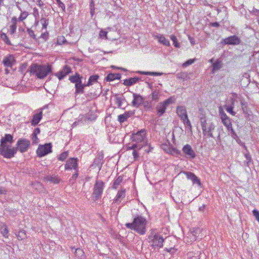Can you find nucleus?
Wrapping results in <instances>:
<instances>
[{
	"mask_svg": "<svg viewBox=\"0 0 259 259\" xmlns=\"http://www.w3.org/2000/svg\"><path fill=\"white\" fill-rule=\"evenodd\" d=\"M13 142V137L10 134H6L1 139L0 154L4 157L10 159L15 156L18 150L21 153L25 152L30 145L29 140L20 139L17 141V147L11 148V144Z\"/></svg>",
	"mask_w": 259,
	"mask_h": 259,
	"instance_id": "obj_1",
	"label": "nucleus"
},
{
	"mask_svg": "<svg viewBox=\"0 0 259 259\" xmlns=\"http://www.w3.org/2000/svg\"><path fill=\"white\" fill-rule=\"evenodd\" d=\"M147 221L142 215H137L132 223H128L125 224V226L131 230H134L140 235H144L146 232V225Z\"/></svg>",
	"mask_w": 259,
	"mask_h": 259,
	"instance_id": "obj_2",
	"label": "nucleus"
},
{
	"mask_svg": "<svg viewBox=\"0 0 259 259\" xmlns=\"http://www.w3.org/2000/svg\"><path fill=\"white\" fill-rule=\"evenodd\" d=\"M132 142L128 146V149L140 150L143 147L147 144V140L146 139V131L144 130H141L136 133L132 134Z\"/></svg>",
	"mask_w": 259,
	"mask_h": 259,
	"instance_id": "obj_3",
	"label": "nucleus"
},
{
	"mask_svg": "<svg viewBox=\"0 0 259 259\" xmlns=\"http://www.w3.org/2000/svg\"><path fill=\"white\" fill-rule=\"evenodd\" d=\"M31 74L35 75L39 78H44L49 73L52 72L50 65L32 64L29 68Z\"/></svg>",
	"mask_w": 259,
	"mask_h": 259,
	"instance_id": "obj_4",
	"label": "nucleus"
},
{
	"mask_svg": "<svg viewBox=\"0 0 259 259\" xmlns=\"http://www.w3.org/2000/svg\"><path fill=\"white\" fill-rule=\"evenodd\" d=\"M148 242L153 248H159L163 246L164 239L156 229H151L148 237Z\"/></svg>",
	"mask_w": 259,
	"mask_h": 259,
	"instance_id": "obj_5",
	"label": "nucleus"
},
{
	"mask_svg": "<svg viewBox=\"0 0 259 259\" xmlns=\"http://www.w3.org/2000/svg\"><path fill=\"white\" fill-rule=\"evenodd\" d=\"M203 134L207 138H213L212 131L215 128V125L210 120H207L205 117H201L200 119Z\"/></svg>",
	"mask_w": 259,
	"mask_h": 259,
	"instance_id": "obj_6",
	"label": "nucleus"
},
{
	"mask_svg": "<svg viewBox=\"0 0 259 259\" xmlns=\"http://www.w3.org/2000/svg\"><path fill=\"white\" fill-rule=\"evenodd\" d=\"M104 187L105 183L101 180H98L96 181L92 193L94 201H95L101 198Z\"/></svg>",
	"mask_w": 259,
	"mask_h": 259,
	"instance_id": "obj_7",
	"label": "nucleus"
},
{
	"mask_svg": "<svg viewBox=\"0 0 259 259\" xmlns=\"http://www.w3.org/2000/svg\"><path fill=\"white\" fill-rule=\"evenodd\" d=\"M172 103L171 98H169L162 102L159 103L156 107L157 114L158 116H161L163 114L168 105Z\"/></svg>",
	"mask_w": 259,
	"mask_h": 259,
	"instance_id": "obj_8",
	"label": "nucleus"
},
{
	"mask_svg": "<svg viewBox=\"0 0 259 259\" xmlns=\"http://www.w3.org/2000/svg\"><path fill=\"white\" fill-rule=\"evenodd\" d=\"M52 148L51 143H46L43 145H39L36 150V153L40 157L44 156L52 152Z\"/></svg>",
	"mask_w": 259,
	"mask_h": 259,
	"instance_id": "obj_9",
	"label": "nucleus"
},
{
	"mask_svg": "<svg viewBox=\"0 0 259 259\" xmlns=\"http://www.w3.org/2000/svg\"><path fill=\"white\" fill-rule=\"evenodd\" d=\"M182 151L185 157L187 159H194L196 157L195 152L189 144H186L183 147Z\"/></svg>",
	"mask_w": 259,
	"mask_h": 259,
	"instance_id": "obj_10",
	"label": "nucleus"
},
{
	"mask_svg": "<svg viewBox=\"0 0 259 259\" xmlns=\"http://www.w3.org/2000/svg\"><path fill=\"white\" fill-rule=\"evenodd\" d=\"M15 62L16 60L14 56L13 55L9 54L4 57L2 63L5 67L11 68L15 63Z\"/></svg>",
	"mask_w": 259,
	"mask_h": 259,
	"instance_id": "obj_11",
	"label": "nucleus"
},
{
	"mask_svg": "<svg viewBox=\"0 0 259 259\" xmlns=\"http://www.w3.org/2000/svg\"><path fill=\"white\" fill-rule=\"evenodd\" d=\"M226 45H238L240 43V39L237 36L234 35L230 36L223 39Z\"/></svg>",
	"mask_w": 259,
	"mask_h": 259,
	"instance_id": "obj_12",
	"label": "nucleus"
},
{
	"mask_svg": "<svg viewBox=\"0 0 259 259\" xmlns=\"http://www.w3.org/2000/svg\"><path fill=\"white\" fill-rule=\"evenodd\" d=\"M78 160L77 158H69L66 162V164L65 165V168L66 170L67 169H76L77 168V164Z\"/></svg>",
	"mask_w": 259,
	"mask_h": 259,
	"instance_id": "obj_13",
	"label": "nucleus"
},
{
	"mask_svg": "<svg viewBox=\"0 0 259 259\" xmlns=\"http://www.w3.org/2000/svg\"><path fill=\"white\" fill-rule=\"evenodd\" d=\"M177 113L182 121L184 119H187V118L188 117L186 108L185 106H178L177 108Z\"/></svg>",
	"mask_w": 259,
	"mask_h": 259,
	"instance_id": "obj_14",
	"label": "nucleus"
},
{
	"mask_svg": "<svg viewBox=\"0 0 259 259\" xmlns=\"http://www.w3.org/2000/svg\"><path fill=\"white\" fill-rule=\"evenodd\" d=\"M133 100L132 102V106L135 107H138L143 104L144 101L143 98L139 94L133 93Z\"/></svg>",
	"mask_w": 259,
	"mask_h": 259,
	"instance_id": "obj_15",
	"label": "nucleus"
},
{
	"mask_svg": "<svg viewBox=\"0 0 259 259\" xmlns=\"http://www.w3.org/2000/svg\"><path fill=\"white\" fill-rule=\"evenodd\" d=\"M42 109H39L37 112L33 115V118L31 121V125L35 126L39 122L42 117Z\"/></svg>",
	"mask_w": 259,
	"mask_h": 259,
	"instance_id": "obj_16",
	"label": "nucleus"
},
{
	"mask_svg": "<svg viewBox=\"0 0 259 259\" xmlns=\"http://www.w3.org/2000/svg\"><path fill=\"white\" fill-rule=\"evenodd\" d=\"M183 173L186 176L188 179L192 181L194 184H197L199 186L201 185L200 180L193 173L189 171H184Z\"/></svg>",
	"mask_w": 259,
	"mask_h": 259,
	"instance_id": "obj_17",
	"label": "nucleus"
},
{
	"mask_svg": "<svg viewBox=\"0 0 259 259\" xmlns=\"http://www.w3.org/2000/svg\"><path fill=\"white\" fill-rule=\"evenodd\" d=\"M71 71L70 68L67 65H65L63 68L57 73V76H58L59 80L63 78L66 75L69 74Z\"/></svg>",
	"mask_w": 259,
	"mask_h": 259,
	"instance_id": "obj_18",
	"label": "nucleus"
},
{
	"mask_svg": "<svg viewBox=\"0 0 259 259\" xmlns=\"http://www.w3.org/2000/svg\"><path fill=\"white\" fill-rule=\"evenodd\" d=\"M140 79V78L138 77H131L124 79L123 83L126 86H131L138 82Z\"/></svg>",
	"mask_w": 259,
	"mask_h": 259,
	"instance_id": "obj_19",
	"label": "nucleus"
},
{
	"mask_svg": "<svg viewBox=\"0 0 259 259\" xmlns=\"http://www.w3.org/2000/svg\"><path fill=\"white\" fill-rule=\"evenodd\" d=\"M155 38L158 39L159 43L165 46H169L170 42L168 39H166L163 35L157 34L155 36Z\"/></svg>",
	"mask_w": 259,
	"mask_h": 259,
	"instance_id": "obj_20",
	"label": "nucleus"
},
{
	"mask_svg": "<svg viewBox=\"0 0 259 259\" xmlns=\"http://www.w3.org/2000/svg\"><path fill=\"white\" fill-rule=\"evenodd\" d=\"M17 18L13 17L11 19V25L10 26L9 32L11 34H14L16 31L17 29Z\"/></svg>",
	"mask_w": 259,
	"mask_h": 259,
	"instance_id": "obj_21",
	"label": "nucleus"
},
{
	"mask_svg": "<svg viewBox=\"0 0 259 259\" xmlns=\"http://www.w3.org/2000/svg\"><path fill=\"white\" fill-rule=\"evenodd\" d=\"M124 100V98L121 96L117 94L113 96V101L114 104L117 106L118 108H121L122 101Z\"/></svg>",
	"mask_w": 259,
	"mask_h": 259,
	"instance_id": "obj_22",
	"label": "nucleus"
},
{
	"mask_svg": "<svg viewBox=\"0 0 259 259\" xmlns=\"http://www.w3.org/2000/svg\"><path fill=\"white\" fill-rule=\"evenodd\" d=\"M82 78L81 76L78 73H76L74 75L70 76L69 80L71 82L74 83L76 84L81 83Z\"/></svg>",
	"mask_w": 259,
	"mask_h": 259,
	"instance_id": "obj_23",
	"label": "nucleus"
},
{
	"mask_svg": "<svg viewBox=\"0 0 259 259\" xmlns=\"http://www.w3.org/2000/svg\"><path fill=\"white\" fill-rule=\"evenodd\" d=\"M121 78V74L119 73H109L106 77V80L108 81H111L115 79H120Z\"/></svg>",
	"mask_w": 259,
	"mask_h": 259,
	"instance_id": "obj_24",
	"label": "nucleus"
},
{
	"mask_svg": "<svg viewBox=\"0 0 259 259\" xmlns=\"http://www.w3.org/2000/svg\"><path fill=\"white\" fill-rule=\"evenodd\" d=\"M125 196V189H122L118 192L115 197V201L116 202H120L121 200Z\"/></svg>",
	"mask_w": 259,
	"mask_h": 259,
	"instance_id": "obj_25",
	"label": "nucleus"
},
{
	"mask_svg": "<svg viewBox=\"0 0 259 259\" xmlns=\"http://www.w3.org/2000/svg\"><path fill=\"white\" fill-rule=\"evenodd\" d=\"M44 179L46 181H50L54 184H58L60 182L59 179L55 176H47Z\"/></svg>",
	"mask_w": 259,
	"mask_h": 259,
	"instance_id": "obj_26",
	"label": "nucleus"
},
{
	"mask_svg": "<svg viewBox=\"0 0 259 259\" xmlns=\"http://www.w3.org/2000/svg\"><path fill=\"white\" fill-rule=\"evenodd\" d=\"M86 86V84L82 83V81L81 83L75 84L76 93H83L84 88Z\"/></svg>",
	"mask_w": 259,
	"mask_h": 259,
	"instance_id": "obj_27",
	"label": "nucleus"
},
{
	"mask_svg": "<svg viewBox=\"0 0 259 259\" xmlns=\"http://www.w3.org/2000/svg\"><path fill=\"white\" fill-rule=\"evenodd\" d=\"M130 116L129 112H125L124 114L118 116V120L120 123H123L126 121Z\"/></svg>",
	"mask_w": 259,
	"mask_h": 259,
	"instance_id": "obj_28",
	"label": "nucleus"
},
{
	"mask_svg": "<svg viewBox=\"0 0 259 259\" xmlns=\"http://www.w3.org/2000/svg\"><path fill=\"white\" fill-rule=\"evenodd\" d=\"M137 73L143 74V75H152V76H159L162 74V73L156 72H149V71H138Z\"/></svg>",
	"mask_w": 259,
	"mask_h": 259,
	"instance_id": "obj_29",
	"label": "nucleus"
},
{
	"mask_svg": "<svg viewBox=\"0 0 259 259\" xmlns=\"http://www.w3.org/2000/svg\"><path fill=\"white\" fill-rule=\"evenodd\" d=\"M1 233L5 238H8V229L5 224H3L1 227Z\"/></svg>",
	"mask_w": 259,
	"mask_h": 259,
	"instance_id": "obj_30",
	"label": "nucleus"
},
{
	"mask_svg": "<svg viewBox=\"0 0 259 259\" xmlns=\"http://www.w3.org/2000/svg\"><path fill=\"white\" fill-rule=\"evenodd\" d=\"M29 15V13L26 11L21 12L19 17L17 18L18 21H23L26 19Z\"/></svg>",
	"mask_w": 259,
	"mask_h": 259,
	"instance_id": "obj_31",
	"label": "nucleus"
},
{
	"mask_svg": "<svg viewBox=\"0 0 259 259\" xmlns=\"http://www.w3.org/2000/svg\"><path fill=\"white\" fill-rule=\"evenodd\" d=\"M99 78V76L97 75H92L90 77L89 79V81L86 84V85L90 86L93 84V82H95L97 81Z\"/></svg>",
	"mask_w": 259,
	"mask_h": 259,
	"instance_id": "obj_32",
	"label": "nucleus"
},
{
	"mask_svg": "<svg viewBox=\"0 0 259 259\" xmlns=\"http://www.w3.org/2000/svg\"><path fill=\"white\" fill-rule=\"evenodd\" d=\"M123 181V177L122 176H118L114 181L113 185V188L116 189L119 186L121 183Z\"/></svg>",
	"mask_w": 259,
	"mask_h": 259,
	"instance_id": "obj_33",
	"label": "nucleus"
},
{
	"mask_svg": "<svg viewBox=\"0 0 259 259\" xmlns=\"http://www.w3.org/2000/svg\"><path fill=\"white\" fill-rule=\"evenodd\" d=\"M222 62L221 61L218 60L215 62H214L212 65V70L217 71L221 69L222 67Z\"/></svg>",
	"mask_w": 259,
	"mask_h": 259,
	"instance_id": "obj_34",
	"label": "nucleus"
},
{
	"mask_svg": "<svg viewBox=\"0 0 259 259\" xmlns=\"http://www.w3.org/2000/svg\"><path fill=\"white\" fill-rule=\"evenodd\" d=\"M0 39H2L7 45H10L11 44L9 38L5 33H2L0 34Z\"/></svg>",
	"mask_w": 259,
	"mask_h": 259,
	"instance_id": "obj_35",
	"label": "nucleus"
},
{
	"mask_svg": "<svg viewBox=\"0 0 259 259\" xmlns=\"http://www.w3.org/2000/svg\"><path fill=\"white\" fill-rule=\"evenodd\" d=\"M75 255L79 258H82L83 256L84 252L83 250L80 248H77L75 249L74 252Z\"/></svg>",
	"mask_w": 259,
	"mask_h": 259,
	"instance_id": "obj_36",
	"label": "nucleus"
},
{
	"mask_svg": "<svg viewBox=\"0 0 259 259\" xmlns=\"http://www.w3.org/2000/svg\"><path fill=\"white\" fill-rule=\"evenodd\" d=\"M170 39L173 42V44L176 48H179L180 47V44L178 41L177 37L174 35L170 36Z\"/></svg>",
	"mask_w": 259,
	"mask_h": 259,
	"instance_id": "obj_37",
	"label": "nucleus"
},
{
	"mask_svg": "<svg viewBox=\"0 0 259 259\" xmlns=\"http://www.w3.org/2000/svg\"><path fill=\"white\" fill-rule=\"evenodd\" d=\"M183 123L185 125L186 127H188L189 130L192 132V125L190 121L188 119V117L187 118V119H184L182 120Z\"/></svg>",
	"mask_w": 259,
	"mask_h": 259,
	"instance_id": "obj_38",
	"label": "nucleus"
},
{
	"mask_svg": "<svg viewBox=\"0 0 259 259\" xmlns=\"http://www.w3.org/2000/svg\"><path fill=\"white\" fill-rule=\"evenodd\" d=\"M17 236L19 240H22L26 238V233L24 230L20 231L18 235H17Z\"/></svg>",
	"mask_w": 259,
	"mask_h": 259,
	"instance_id": "obj_39",
	"label": "nucleus"
},
{
	"mask_svg": "<svg viewBox=\"0 0 259 259\" xmlns=\"http://www.w3.org/2000/svg\"><path fill=\"white\" fill-rule=\"evenodd\" d=\"M32 15L34 16L35 21H37V20L39 18V14L38 10L36 7H34V8H33Z\"/></svg>",
	"mask_w": 259,
	"mask_h": 259,
	"instance_id": "obj_40",
	"label": "nucleus"
},
{
	"mask_svg": "<svg viewBox=\"0 0 259 259\" xmlns=\"http://www.w3.org/2000/svg\"><path fill=\"white\" fill-rule=\"evenodd\" d=\"M159 92L158 91H154L152 93V99L154 101H157L159 99Z\"/></svg>",
	"mask_w": 259,
	"mask_h": 259,
	"instance_id": "obj_41",
	"label": "nucleus"
},
{
	"mask_svg": "<svg viewBox=\"0 0 259 259\" xmlns=\"http://www.w3.org/2000/svg\"><path fill=\"white\" fill-rule=\"evenodd\" d=\"M41 22L42 25V29H46L47 26L49 24L48 19H47L45 18L42 17L41 19Z\"/></svg>",
	"mask_w": 259,
	"mask_h": 259,
	"instance_id": "obj_42",
	"label": "nucleus"
},
{
	"mask_svg": "<svg viewBox=\"0 0 259 259\" xmlns=\"http://www.w3.org/2000/svg\"><path fill=\"white\" fill-rule=\"evenodd\" d=\"M169 151L170 153L172 155H181L182 154L180 150H178L177 148H171L169 150Z\"/></svg>",
	"mask_w": 259,
	"mask_h": 259,
	"instance_id": "obj_43",
	"label": "nucleus"
},
{
	"mask_svg": "<svg viewBox=\"0 0 259 259\" xmlns=\"http://www.w3.org/2000/svg\"><path fill=\"white\" fill-rule=\"evenodd\" d=\"M68 155V152H64L60 155L58 159L61 161H63L67 158Z\"/></svg>",
	"mask_w": 259,
	"mask_h": 259,
	"instance_id": "obj_44",
	"label": "nucleus"
},
{
	"mask_svg": "<svg viewBox=\"0 0 259 259\" xmlns=\"http://www.w3.org/2000/svg\"><path fill=\"white\" fill-rule=\"evenodd\" d=\"M225 108L226 110L228 112L230 113V114H231L233 115H235L236 113L234 111H233V107L232 106H226L225 107Z\"/></svg>",
	"mask_w": 259,
	"mask_h": 259,
	"instance_id": "obj_45",
	"label": "nucleus"
},
{
	"mask_svg": "<svg viewBox=\"0 0 259 259\" xmlns=\"http://www.w3.org/2000/svg\"><path fill=\"white\" fill-rule=\"evenodd\" d=\"M27 32L29 34V36L33 38L34 39H36V36L34 34V31L30 28H27Z\"/></svg>",
	"mask_w": 259,
	"mask_h": 259,
	"instance_id": "obj_46",
	"label": "nucleus"
},
{
	"mask_svg": "<svg viewBox=\"0 0 259 259\" xmlns=\"http://www.w3.org/2000/svg\"><path fill=\"white\" fill-rule=\"evenodd\" d=\"M56 1L58 5V6L61 8V9L62 10V11L63 12H65V6L64 4L63 3H62L60 0H56Z\"/></svg>",
	"mask_w": 259,
	"mask_h": 259,
	"instance_id": "obj_47",
	"label": "nucleus"
},
{
	"mask_svg": "<svg viewBox=\"0 0 259 259\" xmlns=\"http://www.w3.org/2000/svg\"><path fill=\"white\" fill-rule=\"evenodd\" d=\"M78 176V172L76 171L74 174H73L71 177V178L70 179L69 182L70 183L73 184L76 178H77Z\"/></svg>",
	"mask_w": 259,
	"mask_h": 259,
	"instance_id": "obj_48",
	"label": "nucleus"
},
{
	"mask_svg": "<svg viewBox=\"0 0 259 259\" xmlns=\"http://www.w3.org/2000/svg\"><path fill=\"white\" fill-rule=\"evenodd\" d=\"M222 121L223 123L224 124V125L226 127L229 126V125H230L231 124H232V123L231 122V119H230V118H229L227 119H224Z\"/></svg>",
	"mask_w": 259,
	"mask_h": 259,
	"instance_id": "obj_49",
	"label": "nucleus"
},
{
	"mask_svg": "<svg viewBox=\"0 0 259 259\" xmlns=\"http://www.w3.org/2000/svg\"><path fill=\"white\" fill-rule=\"evenodd\" d=\"M252 213L255 219L259 222V211L257 210L254 209L252 211Z\"/></svg>",
	"mask_w": 259,
	"mask_h": 259,
	"instance_id": "obj_50",
	"label": "nucleus"
},
{
	"mask_svg": "<svg viewBox=\"0 0 259 259\" xmlns=\"http://www.w3.org/2000/svg\"><path fill=\"white\" fill-rule=\"evenodd\" d=\"M194 62V60L189 59L183 64V66L187 67Z\"/></svg>",
	"mask_w": 259,
	"mask_h": 259,
	"instance_id": "obj_51",
	"label": "nucleus"
},
{
	"mask_svg": "<svg viewBox=\"0 0 259 259\" xmlns=\"http://www.w3.org/2000/svg\"><path fill=\"white\" fill-rule=\"evenodd\" d=\"M107 32L106 31L101 30L100 31L99 35L101 38L105 37L107 38Z\"/></svg>",
	"mask_w": 259,
	"mask_h": 259,
	"instance_id": "obj_52",
	"label": "nucleus"
},
{
	"mask_svg": "<svg viewBox=\"0 0 259 259\" xmlns=\"http://www.w3.org/2000/svg\"><path fill=\"white\" fill-rule=\"evenodd\" d=\"M32 142L34 144H37L38 142V139L37 137V135H35L32 134Z\"/></svg>",
	"mask_w": 259,
	"mask_h": 259,
	"instance_id": "obj_53",
	"label": "nucleus"
},
{
	"mask_svg": "<svg viewBox=\"0 0 259 259\" xmlns=\"http://www.w3.org/2000/svg\"><path fill=\"white\" fill-rule=\"evenodd\" d=\"M190 237H191L192 240L191 241H193L196 240V232L195 231H194L192 234L191 235Z\"/></svg>",
	"mask_w": 259,
	"mask_h": 259,
	"instance_id": "obj_54",
	"label": "nucleus"
},
{
	"mask_svg": "<svg viewBox=\"0 0 259 259\" xmlns=\"http://www.w3.org/2000/svg\"><path fill=\"white\" fill-rule=\"evenodd\" d=\"M36 4L39 7L41 8L44 6V3L41 0H36Z\"/></svg>",
	"mask_w": 259,
	"mask_h": 259,
	"instance_id": "obj_55",
	"label": "nucleus"
},
{
	"mask_svg": "<svg viewBox=\"0 0 259 259\" xmlns=\"http://www.w3.org/2000/svg\"><path fill=\"white\" fill-rule=\"evenodd\" d=\"M229 117H228V116L227 115V114L224 113V112H223L222 114H221V118L222 119V121H223L224 119H227L228 118H229Z\"/></svg>",
	"mask_w": 259,
	"mask_h": 259,
	"instance_id": "obj_56",
	"label": "nucleus"
},
{
	"mask_svg": "<svg viewBox=\"0 0 259 259\" xmlns=\"http://www.w3.org/2000/svg\"><path fill=\"white\" fill-rule=\"evenodd\" d=\"M16 6L17 7V9L21 12H23L22 9L20 6V3L19 2H16Z\"/></svg>",
	"mask_w": 259,
	"mask_h": 259,
	"instance_id": "obj_57",
	"label": "nucleus"
},
{
	"mask_svg": "<svg viewBox=\"0 0 259 259\" xmlns=\"http://www.w3.org/2000/svg\"><path fill=\"white\" fill-rule=\"evenodd\" d=\"M245 157L246 159V160H247V164L248 163V162H250L251 161V158L250 157V156L249 155V154H245Z\"/></svg>",
	"mask_w": 259,
	"mask_h": 259,
	"instance_id": "obj_58",
	"label": "nucleus"
},
{
	"mask_svg": "<svg viewBox=\"0 0 259 259\" xmlns=\"http://www.w3.org/2000/svg\"><path fill=\"white\" fill-rule=\"evenodd\" d=\"M134 151L133 152V156L134 157V158H136L139 157V154L137 151V149H136V150L134 149Z\"/></svg>",
	"mask_w": 259,
	"mask_h": 259,
	"instance_id": "obj_59",
	"label": "nucleus"
},
{
	"mask_svg": "<svg viewBox=\"0 0 259 259\" xmlns=\"http://www.w3.org/2000/svg\"><path fill=\"white\" fill-rule=\"evenodd\" d=\"M40 133V129L39 128H36L34 130L32 134L35 135H37Z\"/></svg>",
	"mask_w": 259,
	"mask_h": 259,
	"instance_id": "obj_60",
	"label": "nucleus"
},
{
	"mask_svg": "<svg viewBox=\"0 0 259 259\" xmlns=\"http://www.w3.org/2000/svg\"><path fill=\"white\" fill-rule=\"evenodd\" d=\"M210 25L211 26L215 27H218L220 26L219 23L217 22H212L210 24Z\"/></svg>",
	"mask_w": 259,
	"mask_h": 259,
	"instance_id": "obj_61",
	"label": "nucleus"
},
{
	"mask_svg": "<svg viewBox=\"0 0 259 259\" xmlns=\"http://www.w3.org/2000/svg\"><path fill=\"white\" fill-rule=\"evenodd\" d=\"M231 136L232 137L234 138V139H236V138H237V135L236 134V133H235V132L234 131V130L232 131L231 132Z\"/></svg>",
	"mask_w": 259,
	"mask_h": 259,
	"instance_id": "obj_62",
	"label": "nucleus"
},
{
	"mask_svg": "<svg viewBox=\"0 0 259 259\" xmlns=\"http://www.w3.org/2000/svg\"><path fill=\"white\" fill-rule=\"evenodd\" d=\"M6 192V189L3 187L0 188V194H5Z\"/></svg>",
	"mask_w": 259,
	"mask_h": 259,
	"instance_id": "obj_63",
	"label": "nucleus"
},
{
	"mask_svg": "<svg viewBox=\"0 0 259 259\" xmlns=\"http://www.w3.org/2000/svg\"><path fill=\"white\" fill-rule=\"evenodd\" d=\"M226 127H227L228 131H229V132H231L232 131L234 130L233 127H232V124H231L230 125H229V126H227Z\"/></svg>",
	"mask_w": 259,
	"mask_h": 259,
	"instance_id": "obj_64",
	"label": "nucleus"
}]
</instances>
